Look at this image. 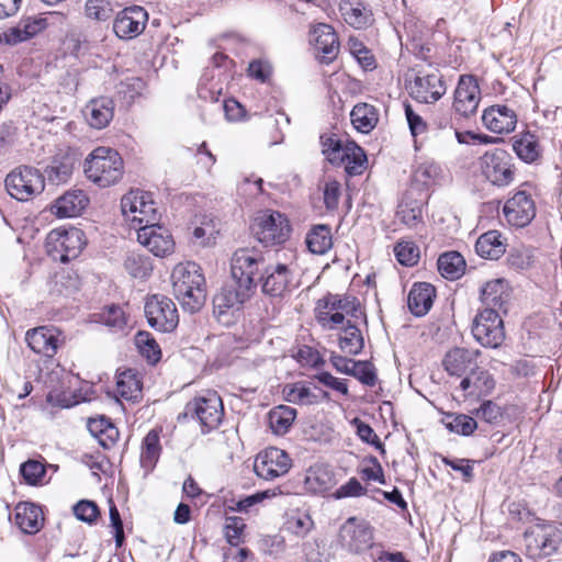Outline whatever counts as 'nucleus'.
<instances>
[{"label":"nucleus","instance_id":"f03ea898","mask_svg":"<svg viewBox=\"0 0 562 562\" xmlns=\"http://www.w3.org/2000/svg\"><path fill=\"white\" fill-rule=\"evenodd\" d=\"M83 171L90 181L108 188L122 179L124 162L117 150L101 146L87 156Z\"/></svg>","mask_w":562,"mask_h":562},{"label":"nucleus","instance_id":"72a5a7b5","mask_svg":"<svg viewBox=\"0 0 562 562\" xmlns=\"http://www.w3.org/2000/svg\"><path fill=\"white\" fill-rule=\"evenodd\" d=\"M76 158L68 153H59L55 155L50 164L45 168V176L53 184L67 182L74 171Z\"/></svg>","mask_w":562,"mask_h":562},{"label":"nucleus","instance_id":"b1692460","mask_svg":"<svg viewBox=\"0 0 562 562\" xmlns=\"http://www.w3.org/2000/svg\"><path fill=\"white\" fill-rule=\"evenodd\" d=\"M44 514L41 506L31 502H20L14 508V524L26 535H35L44 527Z\"/></svg>","mask_w":562,"mask_h":562},{"label":"nucleus","instance_id":"864d4df0","mask_svg":"<svg viewBox=\"0 0 562 562\" xmlns=\"http://www.w3.org/2000/svg\"><path fill=\"white\" fill-rule=\"evenodd\" d=\"M394 255L401 265L413 267L418 262L420 251L414 241L402 239L394 246Z\"/></svg>","mask_w":562,"mask_h":562},{"label":"nucleus","instance_id":"338daca9","mask_svg":"<svg viewBox=\"0 0 562 562\" xmlns=\"http://www.w3.org/2000/svg\"><path fill=\"white\" fill-rule=\"evenodd\" d=\"M325 207L334 211L338 207L340 198V183L336 180H327L323 188Z\"/></svg>","mask_w":562,"mask_h":562},{"label":"nucleus","instance_id":"5fc2aeb1","mask_svg":"<svg viewBox=\"0 0 562 562\" xmlns=\"http://www.w3.org/2000/svg\"><path fill=\"white\" fill-rule=\"evenodd\" d=\"M80 279L71 270L63 269L54 277V289L61 295H70L80 289Z\"/></svg>","mask_w":562,"mask_h":562},{"label":"nucleus","instance_id":"dca6fc26","mask_svg":"<svg viewBox=\"0 0 562 562\" xmlns=\"http://www.w3.org/2000/svg\"><path fill=\"white\" fill-rule=\"evenodd\" d=\"M137 239L157 257L170 255L175 248L171 234L167 228L157 224V222L139 226L137 229Z\"/></svg>","mask_w":562,"mask_h":562},{"label":"nucleus","instance_id":"f257e3e1","mask_svg":"<svg viewBox=\"0 0 562 562\" xmlns=\"http://www.w3.org/2000/svg\"><path fill=\"white\" fill-rule=\"evenodd\" d=\"M173 295L189 313L199 312L206 301V283L201 267L192 261L177 265L171 273Z\"/></svg>","mask_w":562,"mask_h":562},{"label":"nucleus","instance_id":"774afa93","mask_svg":"<svg viewBox=\"0 0 562 562\" xmlns=\"http://www.w3.org/2000/svg\"><path fill=\"white\" fill-rule=\"evenodd\" d=\"M367 490L361 485V483L356 477H351L347 483L338 487L333 496L336 499H341L346 497H358L364 495Z\"/></svg>","mask_w":562,"mask_h":562},{"label":"nucleus","instance_id":"2f4dec72","mask_svg":"<svg viewBox=\"0 0 562 562\" xmlns=\"http://www.w3.org/2000/svg\"><path fill=\"white\" fill-rule=\"evenodd\" d=\"M336 484L335 475L330 468L323 463H316L308 468L304 479L305 490L314 494H323Z\"/></svg>","mask_w":562,"mask_h":562},{"label":"nucleus","instance_id":"69168bd1","mask_svg":"<svg viewBox=\"0 0 562 562\" xmlns=\"http://www.w3.org/2000/svg\"><path fill=\"white\" fill-rule=\"evenodd\" d=\"M353 423L357 426V435L359 436V438L362 441H364V442H367L369 445L374 446L382 453H384V446L381 442V440L378 437V435L372 429V427L369 424L360 420L359 418H355Z\"/></svg>","mask_w":562,"mask_h":562},{"label":"nucleus","instance_id":"8fccbe9b","mask_svg":"<svg viewBox=\"0 0 562 562\" xmlns=\"http://www.w3.org/2000/svg\"><path fill=\"white\" fill-rule=\"evenodd\" d=\"M124 268L133 278L139 279L147 278L153 271L149 257L137 252H130L126 256Z\"/></svg>","mask_w":562,"mask_h":562},{"label":"nucleus","instance_id":"a211bd4d","mask_svg":"<svg viewBox=\"0 0 562 562\" xmlns=\"http://www.w3.org/2000/svg\"><path fill=\"white\" fill-rule=\"evenodd\" d=\"M507 223L515 227L527 226L536 216V205L530 194L517 191L503 207Z\"/></svg>","mask_w":562,"mask_h":562},{"label":"nucleus","instance_id":"a19ab883","mask_svg":"<svg viewBox=\"0 0 562 562\" xmlns=\"http://www.w3.org/2000/svg\"><path fill=\"white\" fill-rule=\"evenodd\" d=\"M340 350L350 356L359 355L364 347V339L361 330L351 321H347L342 327V334L338 337Z\"/></svg>","mask_w":562,"mask_h":562},{"label":"nucleus","instance_id":"1a4fd4ad","mask_svg":"<svg viewBox=\"0 0 562 562\" xmlns=\"http://www.w3.org/2000/svg\"><path fill=\"white\" fill-rule=\"evenodd\" d=\"M8 193L18 201H29L44 190V176L35 168L20 166L5 178Z\"/></svg>","mask_w":562,"mask_h":562},{"label":"nucleus","instance_id":"9d476101","mask_svg":"<svg viewBox=\"0 0 562 562\" xmlns=\"http://www.w3.org/2000/svg\"><path fill=\"white\" fill-rule=\"evenodd\" d=\"M47 245L54 259L68 262L82 251L86 245L85 233L77 227L56 228L48 234Z\"/></svg>","mask_w":562,"mask_h":562},{"label":"nucleus","instance_id":"37998d69","mask_svg":"<svg viewBox=\"0 0 562 562\" xmlns=\"http://www.w3.org/2000/svg\"><path fill=\"white\" fill-rule=\"evenodd\" d=\"M351 123L361 133L371 132L379 120L376 109L368 103H358L350 113Z\"/></svg>","mask_w":562,"mask_h":562},{"label":"nucleus","instance_id":"4c0bfd02","mask_svg":"<svg viewBox=\"0 0 562 562\" xmlns=\"http://www.w3.org/2000/svg\"><path fill=\"white\" fill-rule=\"evenodd\" d=\"M476 254L485 259L497 260L506 251V245L498 231H488L482 234L475 243Z\"/></svg>","mask_w":562,"mask_h":562},{"label":"nucleus","instance_id":"13d9d810","mask_svg":"<svg viewBox=\"0 0 562 562\" xmlns=\"http://www.w3.org/2000/svg\"><path fill=\"white\" fill-rule=\"evenodd\" d=\"M85 10L88 18L97 21H105L113 13V8L109 0H87Z\"/></svg>","mask_w":562,"mask_h":562},{"label":"nucleus","instance_id":"f704fd0d","mask_svg":"<svg viewBox=\"0 0 562 562\" xmlns=\"http://www.w3.org/2000/svg\"><path fill=\"white\" fill-rule=\"evenodd\" d=\"M47 29V22L40 18L22 19L19 24L4 33L5 42L10 45L27 41Z\"/></svg>","mask_w":562,"mask_h":562},{"label":"nucleus","instance_id":"052dcab7","mask_svg":"<svg viewBox=\"0 0 562 562\" xmlns=\"http://www.w3.org/2000/svg\"><path fill=\"white\" fill-rule=\"evenodd\" d=\"M101 322L114 329H122L126 325L124 311L117 305L106 306L100 314Z\"/></svg>","mask_w":562,"mask_h":562},{"label":"nucleus","instance_id":"58836bf2","mask_svg":"<svg viewBox=\"0 0 562 562\" xmlns=\"http://www.w3.org/2000/svg\"><path fill=\"white\" fill-rule=\"evenodd\" d=\"M160 431L157 428L149 430L142 441L139 461L147 473L154 470L161 454Z\"/></svg>","mask_w":562,"mask_h":562},{"label":"nucleus","instance_id":"4468645a","mask_svg":"<svg viewBox=\"0 0 562 562\" xmlns=\"http://www.w3.org/2000/svg\"><path fill=\"white\" fill-rule=\"evenodd\" d=\"M293 272L285 263L268 262L263 272L258 277L261 292L269 297H283L291 291Z\"/></svg>","mask_w":562,"mask_h":562},{"label":"nucleus","instance_id":"bb28decb","mask_svg":"<svg viewBox=\"0 0 562 562\" xmlns=\"http://www.w3.org/2000/svg\"><path fill=\"white\" fill-rule=\"evenodd\" d=\"M29 347L38 355L53 358L58 349V337L52 327H37L26 331Z\"/></svg>","mask_w":562,"mask_h":562},{"label":"nucleus","instance_id":"603ef678","mask_svg":"<svg viewBox=\"0 0 562 562\" xmlns=\"http://www.w3.org/2000/svg\"><path fill=\"white\" fill-rule=\"evenodd\" d=\"M445 425L450 431L462 436H470L477 428L476 420L464 414L447 415Z\"/></svg>","mask_w":562,"mask_h":562},{"label":"nucleus","instance_id":"0eeeda50","mask_svg":"<svg viewBox=\"0 0 562 562\" xmlns=\"http://www.w3.org/2000/svg\"><path fill=\"white\" fill-rule=\"evenodd\" d=\"M374 528L369 521L356 516L349 517L339 528L337 544L350 554H360L371 549Z\"/></svg>","mask_w":562,"mask_h":562},{"label":"nucleus","instance_id":"c9c22d12","mask_svg":"<svg viewBox=\"0 0 562 562\" xmlns=\"http://www.w3.org/2000/svg\"><path fill=\"white\" fill-rule=\"evenodd\" d=\"M423 206L424 201L413 198L412 192L408 191L397 206L396 217L408 228H415L423 223Z\"/></svg>","mask_w":562,"mask_h":562},{"label":"nucleus","instance_id":"a18cd8bd","mask_svg":"<svg viewBox=\"0 0 562 562\" xmlns=\"http://www.w3.org/2000/svg\"><path fill=\"white\" fill-rule=\"evenodd\" d=\"M296 417V409L288 405L273 407L268 414L271 430L276 435L286 434Z\"/></svg>","mask_w":562,"mask_h":562},{"label":"nucleus","instance_id":"393cba45","mask_svg":"<svg viewBox=\"0 0 562 562\" xmlns=\"http://www.w3.org/2000/svg\"><path fill=\"white\" fill-rule=\"evenodd\" d=\"M482 121L493 133H510L517 124L515 111L507 105H493L483 112Z\"/></svg>","mask_w":562,"mask_h":562},{"label":"nucleus","instance_id":"2eb2a0df","mask_svg":"<svg viewBox=\"0 0 562 562\" xmlns=\"http://www.w3.org/2000/svg\"><path fill=\"white\" fill-rule=\"evenodd\" d=\"M291 459L289 454L279 448L270 447L260 452L254 463V471L263 480H274L289 472Z\"/></svg>","mask_w":562,"mask_h":562},{"label":"nucleus","instance_id":"20e7f679","mask_svg":"<svg viewBox=\"0 0 562 562\" xmlns=\"http://www.w3.org/2000/svg\"><path fill=\"white\" fill-rule=\"evenodd\" d=\"M269 258L266 252L257 248H239L231 259V273L233 281L247 286L252 294L258 286V277L263 272Z\"/></svg>","mask_w":562,"mask_h":562},{"label":"nucleus","instance_id":"ddd939ff","mask_svg":"<svg viewBox=\"0 0 562 562\" xmlns=\"http://www.w3.org/2000/svg\"><path fill=\"white\" fill-rule=\"evenodd\" d=\"M121 209L128 221L139 226L158 221L154 201L142 190H131L124 194L121 199Z\"/></svg>","mask_w":562,"mask_h":562},{"label":"nucleus","instance_id":"6e6552de","mask_svg":"<svg viewBox=\"0 0 562 562\" xmlns=\"http://www.w3.org/2000/svg\"><path fill=\"white\" fill-rule=\"evenodd\" d=\"M254 234L257 240L266 247L286 241L291 234L288 217L279 211L266 210L255 221Z\"/></svg>","mask_w":562,"mask_h":562},{"label":"nucleus","instance_id":"cd10ccee","mask_svg":"<svg viewBox=\"0 0 562 562\" xmlns=\"http://www.w3.org/2000/svg\"><path fill=\"white\" fill-rule=\"evenodd\" d=\"M512 140L513 150L521 161L535 164L542 158L543 147L535 133L525 131L515 135Z\"/></svg>","mask_w":562,"mask_h":562},{"label":"nucleus","instance_id":"e433bc0d","mask_svg":"<svg viewBox=\"0 0 562 562\" xmlns=\"http://www.w3.org/2000/svg\"><path fill=\"white\" fill-rule=\"evenodd\" d=\"M116 392L125 401L138 402L143 395V383L133 369L120 372L116 378Z\"/></svg>","mask_w":562,"mask_h":562},{"label":"nucleus","instance_id":"5701e85b","mask_svg":"<svg viewBox=\"0 0 562 562\" xmlns=\"http://www.w3.org/2000/svg\"><path fill=\"white\" fill-rule=\"evenodd\" d=\"M480 350H471L461 347L450 349L442 359V366L449 375L465 376L476 368Z\"/></svg>","mask_w":562,"mask_h":562},{"label":"nucleus","instance_id":"49530a36","mask_svg":"<svg viewBox=\"0 0 562 562\" xmlns=\"http://www.w3.org/2000/svg\"><path fill=\"white\" fill-rule=\"evenodd\" d=\"M316 307L356 316L359 308V302L353 296H340L338 294L328 293L317 301Z\"/></svg>","mask_w":562,"mask_h":562},{"label":"nucleus","instance_id":"6e6d98bb","mask_svg":"<svg viewBox=\"0 0 562 562\" xmlns=\"http://www.w3.org/2000/svg\"><path fill=\"white\" fill-rule=\"evenodd\" d=\"M246 528L244 519L237 516L226 517L224 525V537L226 541L233 546L238 547L244 542L243 533Z\"/></svg>","mask_w":562,"mask_h":562},{"label":"nucleus","instance_id":"7ed1b4c3","mask_svg":"<svg viewBox=\"0 0 562 562\" xmlns=\"http://www.w3.org/2000/svg\"><path fill=\"white\" fill-rule=\"evenodd\" d=\"M525 553L537 561L562 554V528L550 521H539L522 536Z\"/></svg>","mask_w":562,"mask_h":562},{"label":"nucleus","instance_id":"09e8293b","mask_svg":"<svg viewBox=\"0 0 562 562\" xmlns=\"http://www.w3.org/2000/svg\"><path fill=\"white\" fill-rule=\"evenodd\" d=\"M135 345L149 363L156 364L160 360V347L150 333L138 331L135 336Z\"/></svg>","mask_w":562,"mask_h":562},{"label":"nucleus","instance_id":"c756f323","mask_svg":"<svg viewBox=\"0 0 562 562\" xmlns=\"http://www.w3.org/2000/svg\"><path fill=\"white\" fill-rule=\"evenodd\" d=\"M436 289L427 282L415 283L407 297L408 308L417 317L426 315L432 306Z\"/></svg>","mask_w":562,"mask_h":562},{"label":"nucleus","instance_id":"f8f14e48","mask_svg":"<svg viewBox=\"0 0 562 562\" xmlns=\"http://www.w3.org/2000/svg\"><path fill=\"white\" fill-rule=\"evenodd\" d=\"M472 333L483 347H499L505 339V330L499 311L483 308L474 318Z\"/></svg>","mask_w":562,"mask_h":562},{"label":"nucleus","instance_id":"bf43d9fd","mask_svg":"<svg viewBox=\"0 0 562 562\" xmlns=\"http://www.w3.org/2000/svg\"><path fill=\"white\" fill-rule=\"evenodd\" d=\"M74 514L79 520L92 525L99 518L100 510L94 502L82 499L74 506Z\"/></svg>","mask_w":562,"mask_h":562},{"label":"nucleus","instance_id":"680f3d73","mask_svg":"<svg viewBox=\"0 0 562 562\" xmlns=\"http://www.w3.org/2000/svg\"><path fill=\"white\" fill-rule=\"evenodd\" d=\"M345 314L341 312L331 313L329 310H325L322 307H315V318L317 323L327 330H333L337 328L338 325L344 324Z\"/></svg>","mask_w":562,"mask_h":562},{"label":"nucleus","instance_id":"3c124183","mask_svg":"<svg viewBox=\"0 0 562 562\" xmlns=\"http://www.w3.org/2000/svg\"><path fill=\"white\" fill-rule=\"evenodd\" d=\"M321 145L327 160L333 165H340L342 156H346V145L335 134H323Z\"/></svg>","mask_w":562,"mask_h":562},{"label":"nucleus","instance_id":"412c9836","mask_svg":"<svg viewBox=\"0 0 562 562\" xmlns=\"http://www.w3.org/2000/svg\"><path fill=\"white\" fill-rule=\"evenodd\" d=\"M316 56L325 64H330L339 53L338 36L333 26L319 23L311 32Z\"/></svg>","mask_w":562,"mask_h":562},{"label":"nucleus","instance_id":"c85d7f7f","mask_svg":"<svg viewBox=\"0 0 562 562\" xmlns=\"http://www.w3.org/2000/svg\"><path fill=\"white\" fill-rule=\"evenodd\" d=\"M83 114L91 127L101 130L108 126L113 119L114 102L108 97L92 99L85 106Z\"/></svg>","mask_w":562,"mask_h":562},{"label":"nucleus","instance_id":"423d86ee","mask_svg":"<svg viewBox=\"0 0 562 562\" xmlns=\"http://www.w3.org/2000/svg\"><path fill=\"white\" fill-rule=\"evenodd\" d=\"M184 416L199 423L203 435L216 429L222 423L224 408L221 397L215 392L194 397L184 407Z\"/></svg>","mask_w":562,"mask_h":562},{"label":"nucleus","instance_id":"473e14b6","mask_svg":"<svg viewBox=\"0 0 562 562\" xmlns=\"http://www.w3.org/2000/svg\"><path fill=\"white\" fill-rule=\"evenodd\" d=\"M88 198L81 190L68 191L59 196L54 205V213L58 217H75L86 209Z\"/></svg>","mask_w":562,"mask_h":562},{"label":"nucleus","instance_id":"4d7b16f0","mask_svg":"<svg viewBox=\"0 0 562 562\" xmlns=\"http://www.w3.org/2000/svg\"><path fill=\"white\" fill-rule=\"evenodd\" d=\"M20 473L27 484L37 485L42 483L46 468L37 460H27L21 464Z\"/></svg>","mask_w":562,"mask_h":562},{"label":"nucleus","instance_id":"0e129e2a","mask_svg":"<svg viewBox=\"0 0 562 562\" xmlns=\"http://www.w3.org/2000/svg\"><path fill=\"white\" fill-rule=\"evenodd\" d=\"M475 415L488 424H497L503 417V411L496 403L487 400L475 411Z\"/></svg>","mask_w":562,"mask_h":562},{"label":"nucleus","instance_id":"6ab92c4d","mask_svg":"<svg viewBox=\"0 0 562 562\" xmlns=\"http://www.w3.org/2000/svg\"><path fill=\"white\" fill-rule=\"evenodd\" d=\"M408 89L411 97L416 101L434 103L446 93L447 87L439 72H431L417 75Z\"/></svg>","mask_w":562,"mask_h":562},{"label":"nucleus","instance_id":"39448f33","mask_svg":"<svg viewBox=\"0 0 562 562\" xmlns=\"http://www.w3.org/2000/svg\"><path fill=\"white\" fill-rule=\"evenodd\" d=\"M481 175L491 184L504 188L515 180L512 155L503 148H493L479 158Z\"/></svg>","mask_w":562,"mask_h":562},{"label":"nucleus","instance_id":"aec40b11","mask_svg":"<svg viewBox=\"0 0 562 562\" xmlns=\"http://www.w3.org/2000/svg\"><path fill=\"white\" fill-rule=\"evenodd\" d=\"M147 21L148 13L143 7H128L116 15L113 31L120 38H134L144 31Z\"/></svg>","mask_w":562,"mask_h":562},{"label":"nucleus","instance_id":"c03bdc74","mask_svg":"<svg viewBox=\"0 0 562 562\" xmlns=\"http://www.w3.org/2000/svg\"><path fill=\"white\" fill-rule=\"evenodd\" d=\"M283 396L286 402L296 405H316L321 403L318 394L314 393L303 381L285 385Z\"/></svg>","mask_w":562,"mask_h":562},{"label":"nucleus","instance_id":"f3484780","mask_svg":"<svg viewBox=\"0 0 562 562\" xmlns=\"http://www.w3.org/2000/svg\"><path fill=\"white\" fill-rule=\"evenodd\" d=\"M481 101L477 80L472 75H462L454 90L453 109L463 116L474 114Z\"/></svg>","mask_w":562,"mask_h":562},{"label":"nucleus","instance_id":"e2e57ef3","mask_svg":"<svg viewBox=\"0 0 562 562\" xmlns=\"http://www.w3.org/2000/svg\"><path fill=\"white\" fill-rule=\"evenodd\" d=\"M351 369L350 375L357 378L361 383L368 386H373L376 383L374 367L369 361H356Z\"/></svg>","mask_w":562,"mask_h":562},{"label":"nucleus","instance_id":"de8ad7c7","mask_svg":"<svg viewBox=\"0 0 562 562\" xmlns=\"http://www.w3.org/2000/svg\"><path fill=\"white\" fill-rule=\"evenodd\" d=\"M367 157L361 147L356 143L349 142L346 144V156H342L340 165H345L346 172L350 176L362 173Z\"/></svg>","mask_w":562,"mask_h":562},{"label":"nucleus","instance_id":"79ce46f5","mask_svg":"<svg viewBox=\"0 0 562 562\" xmlns=\"http://www.w3.org/2000/svg\"><path fill=\"white\" fill-rule=\"evenodd\" d=\"M305 244L312 254H326L333 246L330 227L325 224L314 226L306 234Z\"/></svg>","mask_w":562,"mask_h":562},{"label":"nucleus","instance_id":"7c9ffc66","mask_svg":"<svg viewBox=\"0 0 562 562\" xmlns=\"http://www.w3.org/2000/svg\"><path fill=\"white\" fill-rule=\"evenodd\" d=\"M481 301L484 308H493L494 311H504L506 313V304L509 300L507 282L504 279H494L487 281L481 289Z\"/></svg>","mask_w":562,"mask_h":562},{"label":"nucleus","instance_id":"ea45409f","mask_svg":"<svg viewBox=\"0 0 562 562\" xmlns=\"http://www.w3.org/2000/svg\"><path fill=\"white\" fill-rule=\"evenodd\" d=\"M440 274L448 280L460 279L465 271L467 263L458 251H447L439 256L437 261Z\"/></svg>","mask_w":562,"mask_h":562},{"label":"nucleus","instance_id":"a878e982","mask_svg":"<svg viewBox=\"0 0 562 562\" xmlns=\"http://www.w3.org/2000/svg\"><path fill=\"white\" fill-rule=\"evenodd\" d=\"M494 387L495 380L493 375L479 366L469 372L460 382V389L464 392V396H487Z\"/></svg>","mask_w":562,"mask_h":562},{"label":"nucleus","instance_id":"4be33fe9","mask_svg":"<svg viewBox=\"0 0 562 562\" xmlns=\"http://www.w3.org/2000/svg\"><path fill=\"white\" fill-rule=\"evenodd\" d=\"M246 288L235 282L222 286L213 297L214 314L221 317L229 310H239L254 295Z\"/></svg>","mask_w":562,"mask_h":562},{"label":"nucleus","instance_id":"9b49d317","mask_svg":"<svg viewBox=\"0 0 562 562\" xmlns=\"http://www.w3.org/2000/svg\"><path fill=\"white\" fill-rule=\"evenodd\" d=\"M145 316L148 325L161 333L173 331L179 324V315L176 304L171 299L154 294L146 300Z\"/></svg>","mask_w":562,"mask_h":562}]
</instances>
